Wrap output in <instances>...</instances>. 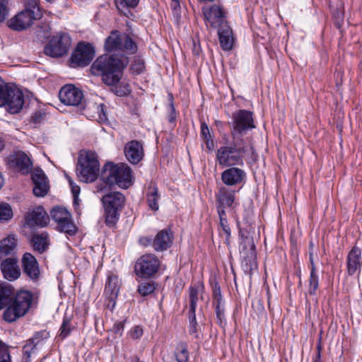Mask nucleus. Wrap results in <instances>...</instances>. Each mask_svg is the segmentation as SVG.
I'll return each mask as SVG.
<instances>
[{
	"label": "nucleus",
	"mask_w": 362,
	"mask_h": 362,
	"mask_svg": "<svg viewBox=\"0 0 362 362\" xmlns=\"http://www.w3.org/2000/svg\"><path fill=\"white\" fill-rule=\"evenodd\" d=\"M49 337V333L46 330H42L36 332L33 337L28 340L32 344L35 346L42 340L47 339Z\"/></svg>",
	"instance_id": "46"
},
{
	"label": "nucleus",
	"mask_w": 362,
	"mask_h": 362,
	"mask_svg": "<svg viewBox=\"0 0 362 362\" xmlns=\"http://www.w3.org/2000/svg\"><path fill=\"white\" fill-rule=\"evenodd\" d=\"M245 177L246 174L243 170L234 166L230 167L221 173V180L227 186L239 185Z\"/></svg>",
	"instance_id": "25"
},
{
	"label": "nucleus",
	"mask_w": 362,
	"mask_h": 362,
	"mask_svg": "<svg viewBox=\"0 0 362 362\" xmlns=\"http://www.w3.org/2000/svg\"><path fill=\"white\" fill-rule=\"evenodd\" d=\"M105 50L107 52L120 51L129 54H134L138 50V46L132 37L127 33H122L117 30L110 32L105 39Z\"/></svg>",
	"instance_id": "7"
},
{
	"label": "nucleus",
	"mask_w": 362,
	"mask_h": 362,
	"mask_svg": "<svg viewBox=\"0 0 362 362\" xmlns=\"http://www.w3.org/2000/svg\"><path fill=\"white\" fill-rule=\"evenodd\" d=\"M198 300V290L194 286L189 288V310L196 311L197 302Z\"/></svg>",
	"instance_id": "44"
},
{
	"label": "nucleus",
	"mask_w": 362,
	"mask_h": 362,
	"mask_svg": "<svg viewBox=\"0 0 362 362\" xmlns=\"http://www.w3.org/2000/svg\"><path fill=\"white\" fill-rule=\"evenodd\" d=\"M213 305L215 308L217 324L220 327H223V324L225 322V315L223 301L219 303H214Z\"/></svg>",
	"instance_id": "40"
},
{
	"label": "nucleus",
	"mask_w": 362,
	"mask_h": 362,
	"mask_svg": "<svg viewBox=\"0 0 362 362\" xmlns=\"http://www.w3.org/2000/svg\"><path fill=\"white\" fill-rule=\"evenodd\" d=\"M45 113L42 110L36 111L30 118V122L34 124H40L45 119Z\"/></svg>",
	"instance_id": "49"
},
{
	"label": "nucleus",
	"mask_w": 362,
	"mask_h": 362,
	"mask_svg": "<svg viewBox=\"0 0 362 362\" xmlns=\"http://www.w3.org/2000/svg\"><path fill=\"white\" fill-rule=\"evenodd\" d=\"M18 239L14 234H9L0 240V259L10 257H16Z\"/></svg>",
	"instance_id": "26"
},
{
	"label": "nucleus",
	"mask_w": 362,
	"mask_h": 362,
	"mask_svg": "<svg viewBox=\"0 0 362 362\" xmlns=\"http://www.w3.org/2000/svg\"><path fill=\"white\" fill-rule=\"evenodd\" d=\"M24 10H29L30 11H38L39 12H41V11L37 5V0H29L26 4V6H25V8Z\"/></svg>",
	"instance_id": "52"
},
{
	"label": "nucleus",
	"mask_w": 362,
	"mask_h": 362,
	"mask_svg": "<svg viewBox=\"0 0 362 362\" xmlns=\"http://www.w3.org/2000/svg\"><path fill=\"white\" fill-rule=\"evenodd\" d=\"M128 62V57L124 54H103L93 63L90 72L95 76H100L105 84L112 86V90L116 95L124 97L130 94V87L128 83H118Z\"/></svg>",
	"instance_id": "1"
},
{
	"label": "nucleus",
	"mask_w": 362,
	"mask_h": 362,
	"mask_svg": "<svg viewBox=\"0 0 362 362\" xmlns=\"http://www.w3.org/2000/svg\"><path fill=\"white\" fill-rule=\"evenodd\" d=\"M13 294V287L6 284H0V310L6 308Z\"/></svg>",
	"instance_id": "32"
},
{
	"label": "nucleus",
	"mask_w": 362,
	"mask_h": 362,
	"mask_svg": "<svg viewBox=\"0 0 362 362\" xmlns=\"http://www.w3.org/2000/svg\"><path fill=\"white\" fill-rule=\"evenodd\" d=\"M175 356L177 362H189L187 345L184 342L180 343L177 348Z\"/></svg>",
	"instance_id": "35"
},
{
	"label": "nucleus",
	"mask_w": 362,
	"mask_h": 362,
	"mask_svg": "<svg viewBox=\"0 0 362 362\" xmlns=\"http://www.w3.org/2000/svg\"><path fill=\"white\" fill-rule=\"evenodd\" d=\"M76 171L81 182L86 183L94 182L100 172V163L97 154L91 151H81Z\"/></svg>",
	"instance_id": "5"
},
{
	"label": "nucleus",
	"mask_w": 362,
	"mask_h": 362,
	"mask_svg": "<svg viewBox=\"0 0 362 362\" xmlns=\"http://www.w3.org/2000/svg\"><path fill=\"white\" fill-rule=\"evenodd\" d=\"M319 280L316 274V272H310L309 278V288L308 293L310 295H315L316 291L318 288Z\"/></svg>",
	"instance_id": "42"
},
{
	"label": "nucleus",
	"mask_w": 362,
	"mask_h": 362,
	"mask_svg": "<svg viewBox=\"0 0 362 362\" xmlns=\"http://www.w3.org/2000/svg\"><path fill=\"white\" fill-rule=\"evenodd\" d=\"M213 303H219L223 301L221 293V287L218 285V282H215L213 285Z\"/></svg>",
	"instance_id": "48"
},
{
	"label": "nucleus",
	"mask_w": 362,
	"mask_h": 362,
	"mask_svg": "<svg viewBox=\"0 0 362 362\" xmlns=\"http://www.w3.org/2000/svg\"><path fill=\"white\" fill-rule=\"evenodd\" d=\"M317 349V354L315 356V360L313 362H322L321 361V355H320V349H321L320 344H318Z\"/></svg>",
	"instance_id": "59"
},
{
	"label": "nucleus",
	"mask_w": 362,
	"mask_h": 362,
	"mask_svg": "<svg viewBox=\"0 0 362 362\" xmlns=\"http://www.w3.org/2000/svg\"><path fill=\"white\" fill-rule=\"evenodd\" d=\"M5 148L4 141L0 138V152Z\"/></svg>",
	"instance_id": "61"
},
{
	"label": "nucleus",
	"mask_w": 362,
	"mask_h": 362,
	"mask_svg": "<svg viewBox=\"0 0 362 362\" xmlns=\"http://www.w3.org/2000/svg\"><path fill=\"white\" fill-rule=\"evenodd\" d=\"M124 152L127 160L134 165L138 164L144 156L143 145L137 140L129 141L124 146Z\"/></svg>",
	"instance_id": "21"
},
{
	"label": "nucleus",
	"mask_w": 362,
	"mask_h": 362,
	"mask_svg": "<svg viewBox=\"0 0 362 362\" xmlns=\"http://www.w3.org/2000/svg\"><path fill=\"white\" fill-rule=\"evenodd\" d=\"M155 289L156 284L154 282H144L141 283L138 287L139 293L143 296L151 294L154 291Z\"/></svg>",
	"instance_id": "41"
},
{
	"label": "nucleus",
	"mask_w": 362,
	"mask_h": 362,
	"mask_svg": "<svg viewBox=\"0 0 362 362\" xmlns=\"http://www.w3.org/2000/svg\"><path fill=\"white\" fill-rule=\"evenodd\" d=\"M0 260V269L5 279L14 281L21 277V269L17 257H9Z\"/></svg>",
	"instance_id": "17"
},
{
	"label": "nucleus",
	"mask_w": 362,
	"mask_h": 362,
	"mask_svg": "<svg viewBox=\"0 0 362 362\" xmlns=\"http://www.w3.org/2000/svg\"><path fill=\"white\" fill-rule=\"evenodd\" d=\"M25 221L30 228L45 227L49 221V216L43 206H38L25 214Z\"/></svg>",
	"instance_id": "18"
},
{
	"label": "nucleus",
	"mask_w": 362,
	"mask_h": 362,
	"mask_svg": "<svg viewBox=\"0 0 362 362\" xmlns=\"http://www.w3.org/2000/svg\"><path fill=\"white\" fill-rule=\"evenodd\" d=\"M189 332L190 334H195L197 332V322L196 320L195 312H192V310L189 311Z\"/></svg>",
	"instance_id": "45"
},
{
	"label": "nucleus",
	"mask_w": 362,
	"mask_h": 362,
	"mask_svg": "<svg viewBox=\"0 0 362 362\" xmlns=\"http://www.w3.org/2000/svg\"><path fill=\"white\" fill-rule=\"evenodd\" d=\"M24 104L23 92L16 86L6 83L0 76V107L6 106L11 114L18 113Z\"/></svg>",
	"instance_id": "6"
},
{
	"label": "nucleus",
	"mask_w": 362,
	"mask_h": 362,
	"mask_svg": "<svg viewBox=\"0 0 362 362\" xmlns=\"http://www.w3.org/2000/svg\"><path fill=\"white\" fill-rule=\"evenodd\" d=\"M228 124L233 139H244L243 135L248 130L255 128L252 112L245 110H240L233 113L232 121Z\"/></svg>",
	"instance_id": "9"
},
{
	"label": "nucleus",
	"mask_w": 362,
	"mask_h": 362,
	"mask_svg": "<svg viewBox=\"0 0 362 362\" xmlns=\"http://www.w3.org/2000/svg\"><path fill=\"white\" fill-rule=\"evenodd\" d=\"M309 259L311 267L310 272H316V267L314 262L313 252L312 251L309 252Z\"/></svg>",
	"instance_id": "58"
},
{
	"label": "nucleus",
	"mask_w": 362,
	"mask_h": 362,
	"mask_svg": "<svg viewBox=\"0 0 362 362\" xmlns=\"http://www.w3.org/2000/svg\"><path fill=\"white\" fill-rule=\"evenodd\" d=\"M219 42L221 48L225 51L233 49L234 37L233 30L228 23H224L218 30Z\"/></svg>",
	"instance_id": "28"
},
{
	"label": "nucleus",
	"mask_w": 362,
	"mask_h": 362,
	"mask_svg": "<svg viewBox=\"0 0 362 362\" xmlns=\"http://www.w3.org/2000/svg\"><path fill=\"white\" fill-rule=\"evenodd\" d=\"M102 202L105 210V224L110 228L114 227L124 208L125 197L121 192H114L103 196Z\"/></svg>",
	"instance_id": "8"
},
{
	"label": "nucleus",
	"mask_w": 362,
	"mask_h": 362,
	"mask_svg": "<svg viewBox=\"0 0 362 362\" xmlns=\"http://www.w3.org/2000/svg\"><path fill=\"white\" fill-rule=\"evenodd\" d=\"M143 334V329L141 326H135L130 332L132 339H139Z\"/></svg>",
	"instance_id": "54"
},
{
	"label": "nucleus",
	"mask_w": 362,
	"mask_h": 362,
	"mask_svg": "<svg viewBox=\"0 0 362 362\" xmlns=\"http://www.w3.org/2000/svg\"><path fill=\"white\" fill-rule=\"evenodd\" d=\"M1 349H8V348L4 342L0 341V350Z\"/></svg>",
	"instance_id": "62"
},
{
	"label": "nucleus",
	"mask_w": 362,
	"mask_h": 362,
	"mask_svg": "<svg viewBox=\"0 0 362 362\" xmlns=\"http://www.w3.org/2000/svg\"><path fill=\"white\" fill-rule=\"evenodd\" d=\"M60 101L66 105L77 106L84 108L83 91L72 84L63 86L59 93Z\"/></svg>",
	"instance_id": "15"
},
{
	"label": "nucleus",
	"mask_w": 362,
	"mask_h": 362,
	"mask_svg": "<svg viewBox=\"0 0 362 362\" xmlns=\"http://www.w3.org/2000/svg\"><path fill=\"white\" fill-rule=\"evenodd\" d=\"M13 216V210L8 204H0V222L8 221L12 218Z\"/></svg>",
	"instance_id": "36"
},
{
	"label": "nucleus",
	"mask_w": 362,
	"mask_h": 362,
	"mask_svg": "<svg viewBox=\"0 0 362 362\" xmlns=\"http://www.w3.org/2000/svg\"><path fill=\"white\" fill-rule=\"evenodd\" d=\"M333 18L335 26L337 28L340 29L344 22V13L341 11L337 9L333 13Z\"/></svg>",
	"instance_id": "47"
},
{
	"label": "nucleus",
	"mask_w": 362,
	"mask_h": 362,
	"mask_svg": "<svg viewBox=\"0 0 362 362\" xmlns=\"http://www.w3.org/2000/svg\"><path fill=\"white\" fill-rule=\"evenodd\" d=\"M105 107V105L104 104H100L99 105L97 106V109L98 111H100L101 112L103 113V115L105 116V112H104V108Z\"/></svg>",
	"instance_id": "60"
},
{
	"label": "nucleus",
	"mask_w": 362,
	"mask_h": 362,
	"mask_svg": "<svg viewBox=\"0 0 362 362\" xmlns=\"http://www.w3.org/2000/svg\"><path fill=\"white\" fill-rule=\"evenodd\" d=\"M119 291V281L116 276H110L105 284V294L110 300L117 298Z\"/></svg>",
	"instance_id": "31"
},
{
	"label": "nucleus",
	"mask_w": 362,
	"mask_h": 362,
	"mask_svg": "<svg viewBox=\"0 0 362 362\" xmlns=\"http://www.w3.org/2000/svg\"><path fill=\"white\" fill-rule=\"evenodd\" d=\"M23 273L30 280L35 282L39 279L40 272L39 264L34 255L30 252L23 254L21 258Z\"/></svg>",
	"instance_id": "19"
},
{
	"label": "nucleus",
	"mask_w": 362,
	"mask_h": 362,
	"mask_svg": "<svg viewBox=\"0 0 362 362\" xmlns=\"http://www.w3.org/2000/svg\"><path fill=\"white\" fill-rule=\"evenodd\" d=\"M33 294L28 290H21L13 294L3 313V319L9 323L25 316L31 308Z\"/></svg>",
	"instance_id": "4"
},
{
	"label": "nucleus",
	"mask_w": 362,
	"mask_h": 362,
	"mask_svg": "<svg viewBox=\"0 0 362 362\" xmlns=\"http://www.w3.org/2000/svg\"><path fill=\"white\" fill-rule=\"evenodd\" d=\"M124 323L125 320L116 322L112 327V331L115 334L121 335L124 329Z\"/></svg>",
	"instance_id": "56"
},
{
	"label": "nucleus",
	"mask_w": 362,
	"mask_h": 362,
	"mask_svg": "<svg viewBox=\"0 0 362 362\" xmlns=\"http://www.w3.org/2000/svg\"><path fill=\"white\" fill-rule=\"evenodd\" d=\"M32 180L34 183L33 194L38 197H45L49 190L47 178L42 169L35 168L32 172Z\"/></svg>",
	"instance_id": "22"
},
{
	"label": "nucleus",
	"mask_w": 362,
	"mask_h": 362,
	"mask_svg": "<svg viewBox=\"0 0 362 362\" xmlns=\"http://www.w3.org/2000/svg\"><path fill=\"white\" fill-rule=\"evenodd\" d=\"M0 362H11V355L8 349L0 350Z\"/></svg>",
	"instance_id": "55"
},
{
	"label": "nucleus",
	"mask_w": 362,
	"mask_h": 362,
	"mask_svg": "<svg viewBox=\"0 0 362 362\" xmlns=\"http://www.w3.org/2000/svg\"><path fill=\"white\" fill-rule=\"evenodd\" d=\"M48 237V233L46 232L34 233L30 241L33 250L40 254L45 252L49 246Z\"/></svg>",
	"instance_id": "29"
},
{
	"label": "nucleus",
	"mask_w": 362,
	"mask_h": 362,
	"mask_svg": "<svg viewBox=\"0 0 362 362\" xmlns=\"http://www.w3.org/2000/svg\"><path fill=\"white\" fill-rule=\"evenodd\" d=\"M160 196L158 194V190L156 187L149 188V192L147 194V202L148 206L153 211H157L159 208L158 200Z\"/></svg>",
	"instance_id": "34"
},
{
	"label": "nucleus",
	"mask_w": 362,
	"mask_h": 362,
	"mask_svg": "<svg viewBox=\"0 0 362 362\" xmlns=\"http://www.w3.org/2000/svg\"><path fill=\"white\" fill-rule=\"evenodd\" d=\"M239 233L241 237L240 254L246 262H251L256 258V248L252 235L245 228H241Z\"/></svg>",
	"instance_id": "16"
},
{
	"label": "nucleus",
	"mask_w": 362,
	"mask_h": 362,
	"mask_svg": "<svg viewBox=\"0 0 362 362\" xmlns=\"http://www.w3.org/2000/svg\"><path fill=\"white\" fill-rule=\"evenodd\" d=\"M313 247H314L313 243L312 242H310V245H309V247H310V252L311 250H313Z\"/></svg>",
	"instance_id": "64"
},
{
	"label": "nucleus",
	"mask_w": 362,
	"mask_h": 362,
	"mask_svg": "<svg viewBox=\"0 0 362 362\" xmlns=\"http://www.w3.org/2000/svg\"><path fill=\"white\" fill-rule=\"evenodd\" d=\"M361 250L357 247H354L349 252L347 256V271L349 275L355 274L360 267Z\"/></svg>",
	"instance_id": "30"
},
{
	"label": "nucleus",
	"mask_w": 362,
	"mask_h": 362,
	"mask_svg": "<svg viewBox=\"0 0 362 362\" xmlns=\"http://www.w3.org/2000/svg\"><path fill=\"white\" fill-rule=\"evenodd\" d=\"M200 136L201 139L204 141L209 151H212L214 149V142L212 139L211 130L205 122H201Z\"/></svg>",
	"instance_id": "33"
},
{
	"label": "nucleus",
	"mask_w": 362,
	"mask_h": 362,
	"mask_svg": "<svg viewBox=\"0 0 362 362\" xmlns=\"http://www.w3.org/2000/svg\"><path fill=\"white\" fill-rule=\"evenodd\" d=\"M35 344H32L28 341L23 347V354L25 357V362L30 361V354L34 349H35Z\"/></svg>",
	"instance_id": "51"
},
{
	"label": "nucleus",
	"mask_w": 362,
	"mask_h": 362,
	"mask_svg": "<svg viewBox=\"0 0 362 362\" xmlns=\"http://www.w3.org/2000/svg\"><path fill=\"white\" fill-rule=\"evenodd\" d=\"M52 219L57 223L56 229L68 235H74L77 228L72 221L71 214L64 207L57 206L50 211Z\"/></svg>",
	"instance_id": "10"
},
{
	"label": "nucleus",
	"mask_w": 362,
	"mask_h": 362,
	"mask_svg": "<svg viewBox=\"0 0 362 362\" xmlns=\"http://www.w3.org/2000/svg\"><path fill=\"white\" fill-rule=\"evenodd\" d=\"M160 260L153 254H146L140 257L134 266L137 276L148 279L154 276L158 271Z\"/></svg>",
	"instance_id": "12"
},
{
	"label": "nucleus",
	"mask_w": 362,
	"mask_h": 362,
	"mask_svg": "<svg viewBox=\"0 0 362 362\" xmlns=\"http://www.w3.org/2000/svg\"><path fill=\"white\" fill-rule=\"evenodd\" d=\"M71 329L72 327L71 325V320L67 316H65L63 319V322L59 329L60 333L59 337L62 339H64L70 334Z\"/></svg>",
	"instance_id": "39"
},
{
	"label": "nucleus",
	"mask_w": 362,
	"mask_h": 362,
	"mask_svg": "<svg viewBox=\"0 0 362 362\" xmlns=\"http://www.w3.org/2000/svg\"><path fill=\"white\" fill-rule=\"evenodd\" d=\"M71 40L66 33H60L54 35L45 46L44 53L52 57H60L67 54Z\"/></svg>",
	"instance_id": "11"
},
{
	"label": "nucleus",
	"mask_w": 362,
	"mask_h": 362,
	"mask_svg": "<svg viewBox=\"0 0 362 362\" xmlns=\"http://www.w3.org/2000/svg\"><path fill=\"white\" fill-rule=\"evenodd\" d=\"M216 199L218 213L221 211H226V209L233 207L235 201V191L222 187L216 194Z\"/></svg>",
	"instance_id": "24"
},
{
	"label": "nucleus",
	"mask_w": 362,
	"mask_h": 362,
	"mask_svg": "<svg viewBox=\"0 0 362 362\" xmlns=\"http://www.w3.org/2000/svg\"><path fill=\"white\" fill-rule=\"evenodd\" d=\"M139 2V0H115L118 10L124 12V15H126V13L124 11V9L134 8L138 5Z\"/></svg>",
	"instance_id": "38"
},
{
	"label": "nucleus",
	"mask_w": 362,
	"mask_h": 362,
	"mask_svg": "<svg viewBox=\"0 0 362 362\" xmlns=\"http://www.w3.org/2000/svg\"><path fill=\"white\" fill-rule=\"evenodd\" d=\"M69 182L70 186L71 187L72 193L74 196V198L79 194L80 192V187L78 186H74V182L71 179H69Z\"/></svg>",
	"instance_id": "57"
},
{
	"label": "nucleus",
	"mask_w": 362,
	"mask_h": 362,
	"mask_svg": "<svg viewBox=\"0 0 362 362\" xmlns=\"http://www.w3.org/2000/svg\"><path fill=\"white\" fill-rule=\"evenodd\" d=\"M249 153H251L253 160L257 159V154L248 138L233 139L230 144L221 146L217 150L216 159L219 165L223 167L243 165V158Z\"/></svg>",
	"instance_id": "2"
},
{
	"label": "nucleus",
	"mask_w": 362,
	"mask_h": 362,
	"mask_svg": "<svg viewBox=\"0 0 362 362\" xmlns=\"http://www.w3.org/2000/svg\"><path fill=\"white\" fill-rule=\"evenodd\" d=\"M169 98H170V113L168 115V121L170 123H173L176 119V111H175V106L173 104V97L171 93L169 94Z\"/></svg>",
	"instance_id": "50"
},
{
	"label": "nucleus",
	"mask_w": 362,
	"mask_h": 362,
	"mask_svg": "<svg viewBox=\"0 0 362 362\" xmlns=\"http://www.w3.org/2000/svg\"><path fill=\"white\" fill-rule=\"evenodd\" d=\"M203 13L205 20L210 24L211 28H218L224 23H228L225 19V14L222 8L216 4L206 9Z\"/></svg>",
	"instance_id": "23"
},
{
	"label": "nucleus",
	"mask_w": 362,
	"mask_h": 362,
	"mask_svg": "<svg viewBox=\"0 0 362 362\" xmlns=\"http://www.w3.org/2000/svg\"><path fill=\"white\" fill-rule=\"evenodd\" d=\"M8 16V8L5 4L0 2V23L4 22Z\"/></svg>",
	"instance_id": "53"
},
{
	"label": "nucleus",
	"mask_w": 362,
	"mask_h": 362,
	"mask_svg": "<svg viewBox=\"0 0 362 362\" xmlns=\"http://www.w3.org/2000/svg\"><path fill=\"white\" fill-rule=\"evenodd\" d=\"M130 69L136 75L141 74L145 69V62L140 57H134L131 65Z\"/></svg>",
	"instance_id": "37"
},
{
	"label": "nucleus",
	"mask_w": 362,
	"mask_h": 362,
	"mask_svg": "<svg viewBox=\"0 0 362 362\" xmlns=\"http://www.w3.org/2000/svg\"><path fill=\"white\" fill-rule=\"evenodd\" d=\"M95 56V49L90 43L80 42L74 50L71 59V66L74 68L84 67L90 64Z\"/></svg>",
	"instance_id": "13"
},
{
	"label": "nucleus",
	"mask_w": 362,
	"mask_h": 362,
	"mask_svg": "<svg viewBox=\"0 0 362 362\" xmlns=\"http://www.w3.org/2000/svg\"><path fill=\"white\" fill-rule=\"evenodd\" d=\"M8 162L11 167L17 169L23 174H27L33 167V163L28 156L23 151L13 152L8 158Z\"/></svg>",
	"instance_id": "20"
},
{
	"label": "nucleus",
	"mask_w": 362,
	"mask_h": 362,
	"mask_svg": "<svg viewBox=\"0 0 362 362\" xmlns=\"http://www.w3.org/2000/svg\"><path fill=\"white\" fill-rule=\"evenodd\" d=\"M173 240V235L170 229H163L159 231L153 241V247L157 252L166 250Z\"/></svg>",
	"instance_id": "27"
},
{
	"label": "nucleus",
	"mask_w": 362,
	"mask_h": 362,
	"mask_svg": "<svg viewBox=\"0 0 362 362\" xmlns=\"http://www.w3.org/2000/svg\"><path fill=\"white\" fill-rule=\"evenodd\" d=\"M175 3L174 7L175 8L177 6L179 5V1L178 0H172Z\"/></svg>",
	"instance_id": "63"
},
{
	"label": "nucleus",
	"mask_w": 362,
	"mask_h": 362,
	"mask_svg": "<svg viewBox=\"0 0 362 362\" xmlns=\"http://www.w3.org/2000/svg\"><path fill=\"white\" fill-rule=\"evenodd\" d=\"M218 214L220 219V226L226 235V239H228L230 236V228L228 224L226 211H221V212Z\"/></svg>",
	"instance_id": "43"
},
{
	"label": "nucleus",
	"mask_w": 362,
	"mask_h": 362,
	"mask_svg": "<svg viewBox=\"0 0 362 362\" xmlns=\"http://www.w3.org/2000/svg\"><path fill=\"white\" fill-rule=\"evenodd\" d=\"M42 16V12L38 11L23 10L8 20L7 25L13 30L22 31L30 27L34 21L40 19Z\"/></svg>",
	"instance_id": "14"
},
{
	"label": "nucleus",
	"mask_w": 362,
	"mask_h": 362,
	"mask_svg": "<svg viewBox=\"0 0 362 362\" xmlns=\"http://www.w3.org/2000/svg\"><path fill=\"white\" fill-rule=\"evenodd\" d=\"M100 175L109 185H117L120 188L128 189L133 185L132 170L127 163L107 162L103 165Z\"/></svg>",
	"instance_id": "3"
}]
</instances>
